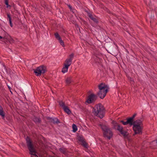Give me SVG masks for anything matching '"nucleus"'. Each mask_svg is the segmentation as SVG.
<instances>
[{"label": "nucleus", "instance_id": "9b49d317", "mask_svg": "<svg viewBox=\"0 0 157 157\" xmlns=\"http://www.w3.org/2000/svg\"><path fill=\"white\" fill-rule=\"evenodd\" d=\"M74 56V53H72L69 55V58L67 59L65 61V63L64 64V65L68 66L69 67L70 66L72 63V61Z\"/></svg>", "mask_w": 157, "mask_h": 157}, {"label": "nucleus", "instance_id": "f257e3e1", "mask_svg": "<svg viewBox=\"0 0 157 157\" xmlns=\"http://www.w3.org/2000/svg\"><path fill=\"white\" fill-rule=\"evenodd\" d=\"M94 114L101 119L102 118L105 114L104 108L101 103L96 105L93 109Z\"/></svg>", "mask_w": 157, "mask_h": 157}, {"label": "nucleus", "instance_id": "f3484780", "mask_svg": "<svg viewBox=\"0 0 157 157\" xmlns=\"http://www.w3.org/2000/svg\"><path fill=\"white\" fill-rule=\"evenodd\" d=\"M59 151L61 153L65 154L67 152V149L64 147H62L59 149Z\"/></svg>", "mask_w": 157, "mask_h": 157}, {"label": "nucleus", "instance_id": "1a4fd4ad", "mask_svg": "<svg viewBox=\"0 0 157 157\" xmlns=\"http://www.w3.org/2000/svg\"><path fill=\"white\" fill-rule=\"evenodd\" d=\"M98 98V96L95 94H92L88 96V98L86 102H87L88 104L94 103L97 100Z\"/></svg>", "mask_w": 157, "mask_h": 157}, {"label": "nucleus", "instance_id": "a211bd4d", "mask_svg": "<svg viewBox=\"0 0 157 157\" xmlns=\"http://www.w3.org/2000/svg\"><path fill=\"white\" fill-rule=\"evenodd\" d=\"M68 67H68V66L64 65V67H63L62 69V72L63 73H65L67 72V71Z\"/></svg>", "mask_w": 157, "mask_h": 157}, {"label": "nucleus", "instance_id": "f704fd0d", "mask_svg": "<svg viewBox=\"0 0 157 157\" xmlns=\"http://www.w3.org/2000/svg\"><path fill=\"white\" fill-rule=\"evenodd\" d=\"M10 25L11 27H13V25L12 23H11V24H10Z\"/></svg>", "mask_w": 157, "mask_h": 157}, {"label": "nucleus", "instance_id": "bb28decb", "mask_svg": "<svg viewBox=\"0 0 157 157\" xmlns=\"http://www.w3.org/2000/svg\"><path fill=\"white\" fill-rule=\"evenodd\" d=\"M7 18L9 19V21H11V18L10 16V14L7 13Z\"/></svg>", "mask_w": 157, "mask_h": 157}, {"label": "nucleus", "instance_id": "393cba45", "mask_svg": "<svg viewBox=\"0 0 157 157\" xmlns=\"http://www.w3.org/2000/svg\"><path fill=\"white\" fill-rule=\"evenodd\" d=\"M82 144L85 147L87 148L88 146V144L84 140L83 142H82Z\"/></svg>", "mask_w": 157, "mask_h": 157}, {"label": "nucleus", "instance_id": "c9c22d12", "mask_svg": "<svg viewBox=\"0 0 157 157\" xmlns=\"http://www.w3.org/2000/svg\"><path fill=\"white\" fill-rule=\"evenodd\" d=\"M9 22H10V24H11V23H12L11 21H9Z\"/></svg>", "mask_w": 157, "mask_h": 157}, {"label": "nucleus", "instance_id": "9d476101", "mask_svg": "<svg viewBox=\"0 0 157 157\" xmlns=\"http://www.w3.org/2000/svg\"><path fill=\"white\" fill-rule=\"evenodd\" d=\"M46 119L48 120V122L51 124L53 123L55 124H58L60 123V121L56 117L52 118L48 117H46Z\"/></svg>", "mask_w": 157, "mask_h": 157}, {"label": "nucleus", "instance_id": "e433bc0d", "mask_svg": "<svg viewBox=\"0 0 157 157\" xmlns=\"http://www.w3.org/2000/svg\"><path fill=\"white\" fill-rule=\"evenodd\" d=\"M152 22V20H151L150 21V22L151 23Z\"/></svg>", "mask_w": 157, "mask_h": 157}, {"label": "nucleus", "instance_id": "6ab92c4d", "mask_svg": "<svg viewBox=\"0 0 157 157\" xmlns=\"http://www.w3.org/2000/svg\"><path fill=\"white\" fill-rule=\"evenodd\" d=\"M94 58H95V61L96 63H99L101 62L102 59L97 56H96L95 57H94Z\"/></svg>", "mask_w": 157, "mask_h": 157}, {"label": "nucleus", "instance_id": "4c0bfd02", "mask_svg": "<svg viewBox=\"0 0 157 157\" xmlns=\"http://www.w3.org/2000/svg\"><path fill=\"white\" fill-rule=\"evenodd\" d=\"M31 157H33L32 156H31Z\"/></svg>", "mask_w": 157, "mask_h": 157}, {"label": "nucleus", "instance_id": "72a5a7b5", "mask_svg": "<svg viewBox=\"0 0 157 157\" xmlns=\"http://www.w3.org/2000/svg\"><path fill=\"white\" fill-rule=\"evenodd\" d=\"M8 87L9 89V90H10V92L12 93V92L10 90L11 89V87H10L9 86H8Z\"/></svg>", "mask_w": 157, "mask_h": 157}, {"label": "nucleus", "instance_id": "423d86ee", "mask_svg": "<svg viewBox=\"0 0 157 157\" xmlns=\"http://www.w3.org/2000/svg\"><path fill=\"white\" fill-rule=\"evenodd\" d=\"M101 128L103 131V135L105 137H107L110 140L113 136V133L108 126L105 125L101 124Z\"/></svg>", "mask_w": 157, "mask_h": 157}, {"label": "nucleus", "instance_id": "2eb2a0df", "mask_svg": "<svg viewBox=\"0 0 157 157\" xmlns=\"http://www.w3.org/2000/svg\"><path fill=\"white\" fill-rule=\"evenodd\" d=\"M33 120L36 124L40 123L41 122V120L40 118H38L35 116H34L33 118Z\"/></svg>", "mask_w": 157, "mask_h": 157}, {"label": "nucleus", "instance_id": "dca6fc26", "mask_svg": "<svg viewBox=\"0 0 157 157\" xmlns=\"http://www.w3.org/2000/svg\"><path fill=\"white\" fill-rule=\"evenodd\" d=\"M63 109L64 110V111L68 114H70L71 113V111L67 106H66L64 107V108Z\"/></svg>", "mask_w": 157, "mask_h": 157}, {"label": "nucleus", "instance_id": "4be33fe9", "mask_svg": "<svg viewBox=\"0 0 157 157\" xmlns=\"http://www.w3.org/2000/svg\"><path fill=\"white\" fill-rule=\"evenodd\" d=\"M72 126L73 132H75L77 130V128L76 125L75 124H73Z\"/></svg>", "mask_w": 157, "mask_h": 157}, {"label": "nucleus", "instance_id": "c85d7f7f", "mask_svg": "<svg viewBox=\"0 0 157 157\" xmlns=\"http://www.w3.org/2000/svg\"><path fill=\"white\" fill-rule=\"evenodd\" d=\"M108 12L110 14H112L113 15L115 16L117 18H118V17L117 15H116L115 13H111L110 11H108Z\"/></svg>", "mask_w": 157, "mask_h": 157}, {"label": "nucleus", "instance_id": "c756f323", "mask_svg": "<svg viewBox=\"0 0 157 157\" xmlns=\"http://www.w3.org/2000/svg\"><path fill=\"white\" fill-rule=\"evenodd\" d=\"M136 114L135 113L133 115L132 117H130L132 118L134 120V118L136 116Z\"/></svg>", "mask_w": 157, "mask_h": 157}, {"label": "nucleus", "instance_id": "412c9836", "mask_svg": "<svg viewBox=\"0 0 157 157\" xmlns=\"http://www.w3.org/2000/svg\"><path fill=\"white\" fill-rule=\"evenodd\" d=\"M66 82L67 84H70L72 81V80L71 78H67V79L66 80Z\"/></svg>", "mask_w": 157, "mask_h": 157}, {"label": "nucleus", "instance_id": "7c9ffc66", "mask_svg": "<svg viewBox=\"0 0 157 157\" xmlns=\"http://www.w3.org/2000/svg\"><path fill=\"white\" fill-rule=\"evenodd\" d=\"M5 0V3L6 5H7L9 3L8 0Z\"/></svg>", "mask_w": 157, "mask_h": 157}, {"label": "nucleus", "instance_id": "7ed1b4c3", "mask_svg": "<svg viewBox=\"0 0 157 157\" xmlns=\"http://www.w3.org/2000/svg\"><path fill=\"white\" fill-rule=\"evenodd\" d=\"M98 87L99 91L97 93L96 95L101 99H103L108 92L107 86L105 84L101 83L98 85Z\"/></svg>", "mask_w": 157, "mask_h": 157}, {"label": "nucleus", "instance_id": "b1692460", "mask_svg": "<svg viewBox=\"0 0 157 157\" xmlns=\"http://www.w3.org/2000/svg\"><path fill=\"white\" fill-rule=\"evenodd\" d=\"M54 35L56 38L58 40L60 39V38H61L57 33H55Z\"/></svg>", "mask_w": 157, "mask_h": 157}, {"label": "nucleus", "instance_id": "39448f33", "mask_svg": "<svg viewBox=\"0 0 157 157\" xmlns=\"http://www.w3.org/2000/svg\"><path fill=\"white\" fill-rule=\"evenodd\" d=\"M112 124H113V128L119 132L124 138L128 137V133L126 131L123 129L122 126H121L119 124L117 123L115 121H112Z\"/></svg>", "mask_w": 157, "mask_h": 157}, {"label": "nucleus", "instance_id": "cd10ccee", "mask_svg": "<svg viewBox=\"0 0 157 157\" xmlns=\"http://www.w3.org/2000/svg\"><path fill=\"white\" fill-rule=\"evenodd\" d=\"M120 122L122 123L124 125H126L128 124L127 121L125 122L123 120H121L120 121Z\"/></svg>", "mask_w": 157, "mask_h": 157}, {"label": "nucleus", "instance_id": "a878e982", "mask_svg": "<svg viewBox=\"0 0 157 157\" xmlns=\"http://www.w3.org/2000/svg\"><path fill=\"white\" fill-rule=\"evenodd\" d=\"M59 40V43L61 45H62L63 47H64V43L63 41L61 39V38L60 40Z\"/></svg>", "mask_w": 157, "mask_h": 157}, {"label": "nucleus", "instance_id": "f8f14e48", "mask_svg": "<svg viewBox=\"0 0 157 157\" xmlns=\"http://www.w3.org/2000/svg\"><path fill=\"white\" fill-rule=\"evenodd\" d=\"M87 13V16L91 19L94 22L98 23V20L95 16H93L92 14L89 12L88 11H86Z\"/></svg>", "mask_w": 157, "mask_h": 157}, {"label": "nucleus", "instance_id": "0eeeda50", "mask_svg": "<svg viewBox=\"0 0 157 157\" xmlns=\"http://www.w3.org/2000/svg\"><path fill=\"white\" fill-rule=\"evenodd\" d=\"M34 70V72L37 76L40 75L41 74L44 73L47 71L46 67L44 65L38 67L36 69Z\"/></svg>", "mask_w": 157, "mask_h": 157}, {"label": "nucleus", "instance_id": "473e14b6", "mask_svg": "<svg viewBox=\"0 0 157 157\" xmlns=\"http://www.w3.org/2000/svg\"><path fill=\"white\" fill-rule=\"evenodd\" d=\"M6 5V7H7V8H9V7H10V8L11 7V6L9 5V3L7 5Z\"/></svg>", "mask_w": 157, "mask_h": 157}, {"label": "nucleus", "instance_id": "6e6552de", "mask_svg": "<svg viewBox=\"0 0 157 157\" xmlns=\"http://www.w3.org/2000/svg\"><path fill=\"white\" fill-rule=\"evenodd\" d=\"M0 39H1V41L4 42L5 43L7 44L8 43L10 44L13 43L14 42V40L9 35H7L2 37L0 36Z\"/></svg>", "mask_w": 157, "mask_h": 157}, {"label": "nucleus", "instance_id": "4468645a", "mask_svg": "<svg viewBox=\"0 0 157 157\" xmlns=\"http://www.w3.org/2000/svg\"><path fill=\"white\" fill-rule=\"evenodd\" d=\"M5 113L4 112L3 108L0 106V115L2 117V119L5 120Z\"/></svg>", "mask_w": 157, "mask_h": 157}, {"label": "nucleus", "instance_id": "20e7f679", "mask_svg": "<svg viewBox=\"0 0 157 157\" xmlns=\"http://www.w3.org/2000/svg\"><path fill=\"white\" fill-rule=\"evenodd\" d=\"M26 141L27 145L29 151V154L31 155L38 157L37 155L36 154V151L34 147L32 140L29 136H27Z\"/></svg>", "mask_w": 157, "mask_h": 157}, {"label": "nucleus", "instance_id": "2f4dec72", "mask_svg": "<svg viewBox=\"0 0 157 157\" xmlns=\"http://www.w3.org/2000/svg\"><path fill=\"white\" fill-rule=\"evenodd\" d=\"M67 5L70 10H72V7L71 6L70 4H67Z\"/></svg>", "mask_w": 157, "mask_h": 157}, {"label": "nucleus", "instance_id": "f03ea898", "mask_svg": "<svg viewBox=\"0 0 157 157\" xmlns=\"http://www.w3.org/2000/svg\"><path fill=\"white\" fill-rule=\"evenodd\" d=\"M143 121V117L140 119H137L136 121L135 124L133 127V129L134 132L133 136L136 134L141 135L142 133V127L141 126L142 125V121Z\"/></svg>", "mask_w": 157, "mask_h": 157}, {"label": "nucleus", "instance_id": "5701e85b", "mask_svg": "<svg viewBox=\"0 0 157 157\" xmlns=\"http://www.w3.org/2000/svg\"><path fill=\"white\" fill-rule=\"evenodd\" d=\"M59 104L60 106H61L63 109L64 108V107L66 106L65 105V103L63 101H61L59 102Z\"/></svg>", "mask_w": 157, "mask_h": 157}, {"label": "nucleus", "instance_id": "ddd939ff", "mask_svg": "<svg viewBox=\"0 0 157 157\" xmlns=\"http://www.w3.org/2000/svg\"><path fill=\"white\" fill-rule=\"evenodd\" d=\"M127 121L128 124H129V125L131 126L132 125L133 126L134 124H135V122H136V121H134L133 119L132 118L130 117L127 118L126 119Z\"/></svg>", "mask_w": 157, "mask_h": 157}, {"label": "nucleus", "instance_id": "aec40b11", "mask_svg": "<svg viewBox=\"0 0 157 157\" xmlns=\"http://www.w3.org/2000/svg\"><path fill=\"white\" fill-rule=\"evenodd\" d=\"M78 140L82 143V142H83V141L85 140V139L82 136H79L78 137Z\"/></svg>", "mask_w": 157, "mask_h": 157}]
</instances>
